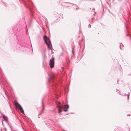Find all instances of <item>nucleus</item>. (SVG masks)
Returning <instances> with one entry per match:
<instances>
[{
    "instance_id": "obj_9",
    "label": "nucleus",
    "mask_w": 131,
    "mask_h": 131,
    "mask_svg": "<svg viewBox=\"0 0 131 131\" xmlns=\"http://www.w3.org/2000/svg\"><path fill=\"white\" fill-rule=\"evenodd\" d=\"M64 110V111L66 112L68 111V109Z\"/></svg>"
},
{
    "instance_id": "obj_10",
    "label": "nucleus",
    "mask_w": 131,
    "mask_h": 131,
    "mask_svg": "<svg viewBox=\"0 0 131 131\" xmlns=\"http://www.w3.org/2000/svg\"><path fill=\"white\" fill-rule=\"evenodd\" d=\"M96 13L95 12L94 13V15H95L96 14Z\"/></svg>"
},
{
    "instance_id": "obj_4",
    "label": "nucleus",
    "mask_w": 131,
    "mask_h": 131,
    "mask_svg": "<svg viewBox=\"0 0 131 131\" xmlns=\"http://www.w3.org/2000/svg\"><path fill=\"white\" fill-rule=\"evenodd\" d=\"M54 59L53 57L49 61V65L51 68H53L54 66Z\"/></svg>"
},
{
    "instance_id": "obj_7",
    "label": "nucleus",
    "mask_w": 131,
    "mask_h": 131,
    "mask_svg": "<svg viewBox=\"0 0 131 131\" xmlns=\"http://www.w3.org/2000/svg\"><path fill=\"white\" fill-rule=\"evenodd\" d=\"M3 118L6 121H7L8 120V118L7 117L5 116V115H3Z\"/></svg>"
},
{
    "instance_id": "obj_11",
    "label": "nucleus",
    "mask_w": 131,
    "mask_h": 131,
    "mask_svg": "<svg viewBox=\"0 0 131 131\" xmlns=\"http://www.w3.org/2000/svg\"><path fill=\"white\" fill-rule=\"evenodd\" d=\"M128 115L130 116V115Z\"/></svg>"
},
{
    "instance_id": "obj_5",
    "label": "nucleus",
    "mask_w": 131,
    "mask_h": 131,
    "mask_svg": "<svg viewBox=\"0 0 131 131\" xmlns=\"http://www.w3.org/2000/svg\"><path fill=\"white\" fill-rule=\"evenodd\" d=\"M130 94V93L129 92H128V94H124V95H123V94H122V95H121L122 96H126V95H127V99L128 100V101H129V96Z\"/></svg>"
},
{
    "instance_id": "obj_8",
    "label": "nucleus",
    "mask_w": 131,
    "mask_h": 131,
    "mask_svg": "<svg viewBox=\"0 0 131 131\" xmlns=\"http://www.w3.org/2000/svg\"><path fill=\"white\" fill-rule=\"evenodd\" d=\"M116 91L117 92L119 93V94L120 95H122V94L120 92V91L119 90H117Z\"/></svg>"
},
{
    "instance_id": "obj_1",
    "label": "nucleus",
    "mask_w": 131,
    "mask_h": 131,
    "mask_svg": "<svg viewBox=\"0 0 131 131\" xmlns=\"http://www.w3.org/2000/svg\"><path fill=\"white\" fill-rule=\"evenodd\" d=\"M43 39L45 43L48 46V48L49 49H51V48L52 46L50 39L46 36H44Z\"/></svg>"
},
{
    "instance_id": "obj_6",
    "label": "nucleus",
    "mask_w": 131,
    "mask_h": 131,
    "mask_svg": "<svg viewBox=\"0 0 131 131\" xmlns=\"http://www.w3.org/2000/svg\"><path fill=\"white\" fill-rule=\"evenodd\" d=\"M50 78L49 79L48 81H49L50 80V79H53L54 77V74H52L51 76H50Z\"/></svg>"
},
{
    "instance_id": "obj_3",
    "label": "nucleus",
    "mask_w": 131,
    "mask_h": 131,
    "mask_svg": "<svg viewBox=\"0 0 131 131\" xmlns=\"http://www.w3.org/2000/svg\"><path fill=\"white\" fill-rule=\"evenodd\" d=\"M15 105L17 108L19 109L20 110L21 112L24 114V110L20 105L17 102H15Z\"/></svg>"
},
{
    "instance_id": "obj_2",
    "label": "nucleus",
    "mask_w": 131,
    "mask_h": 131,
    "mask_svg": "<svg viewBox=\"0 0 131 131\" xmlns=\"http://www.w3.org/2000/svg\"><path fill=\"white\" fill-rule=\"evenodd\" d=\"M56 104L58 105L57 106V107L60 108L59 110V113H60L62 111V110L61 109V108H69V105H64V106L61 105V103L60 102H57L56 103Z\"/></svg>"
}]
</instances>
